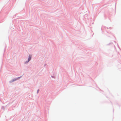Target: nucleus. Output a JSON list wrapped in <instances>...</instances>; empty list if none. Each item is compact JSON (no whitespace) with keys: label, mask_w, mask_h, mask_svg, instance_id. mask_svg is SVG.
I'll return each mask as SVG.
<instances>
[{"label":"nucleus","mask_w":121,"mask_h":121,"mask_svg":"<svg viewBox=\"0 0 121 121\" xmlns=\"http://www.w3.org/2000/svg\"><path fill=\"white\" fill-rule=\"evenodd\" d=\"M16 80V79H15V78H14L13 79H12L10 81H9V82L10 83H11L12 82H14V81H15Z\"/></svg>","instance_id":"1"},{"label":"nucleus","mask_w":121,"mask_h":121,"mask_svg":"<svg viewBox=\"0 0 121 121\" xmlns=\"http://www.w3.org/2000/svg\"><path fill=\"white\" fill-rule=\"evenodd\" d=\"M29 61H26L24 62V64H26L28 63Z\"/></svg>","instance_id":"2"},{"label":"nucleus","mask_w":121,"mask_h":121,"mask_svg":"<svg viewBox=\"0 0 121 121\" xmlns=\"http://www.w3.org/2000/svg\"><path fill=\"white\" fill-rule=\"evenodd\" d=\"M31 59V58L30 56H29V57L28 59V60H30Z\"/></svg>","instance_id":"3"},{"label":"nucleus","mask_w":121,"mask_h":121,"mask_svg":"<svg viewBox=\"0 0 121 121\" xmlns=\"http://www.w3.org/2000/svg\"><path fill=\"white\" fill-rule=\"evenodd\" d=\"M22 76H21L19 77H18L16 78H15V79H16V80H17V79H18L20 78Z\"/></svg>","instance_id":"4"},{"label":"nucleus","mask_w":121,"mask_h":121,"mask_svg":"<svg viewBox=\"0 0 121 121\" xmlns=\"http://www.w3.org/2000/svg\"><path fill=\"white\" fill-rule=\"evenodd\" d=\"M39 91V89L37 91V94L38 93Z\"/></svg>","instance_id":"5"},{"label":"nucleus","mask_w":121,"mask_h":121,"mask_svg":"<svg viewBox=\"0 0 121 121\" xmlns=\"http://www.w3.org/2000/svg\"><path fill=\"white\" fill-rule=\"evenodd\" d=\"M51 77L52 78H55V77L54 76H52Z\"/></svg>","instance_id":"6"},{"label":"nucleus","mask_w":121,"mask_h":121,"mask_svg":"<svg viewBox=\"0 0 121 121\" xmlns=\"http://www.w3.org/2000/svg\"><path fill=\"white\" fill-rule=\"evenodd\" d=\"M4 107L3 106H2V108H4Z\"/></svg>","instance_id":"7"},{"label":"nucleus","mask_w":121,"mask_h":121,"mask_svg":"<svg viewBox=\"0 0 121 121\" xmlns=\"http://www.w3.org/2000/svg\"><path fill=\"white\" fill-rule=\"evenodd\" d=\"M45 65H45H45H44V66H45Z\"/></svg>","instance_id":"8"}]
</instances>
